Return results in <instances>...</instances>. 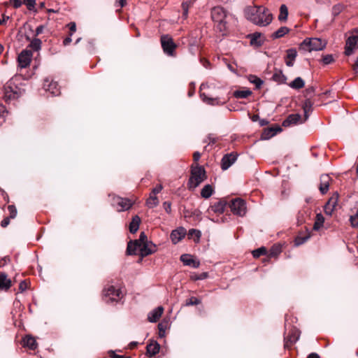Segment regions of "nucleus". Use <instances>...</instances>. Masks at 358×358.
Segmentation results:
<instances>
[{"label": "nucleus", "instance_id": "1", "mask_svg": "<svg viewBox=\"0 0 358 358\" xmlns=\"http://www.w3.org/2000/svg\"><path fill=\"white\" fill-rule=\"evenodd\" d=\"M245 15L248 20L259 26H267L273 20L272 14L264 6H248L245 9Z\"/></svg>", "mask_w": 358, "mask_h": 358}, {"label": "nucleus", "instance_id": "2", "mask_svg": "<svg viewBox=\"0 0 358 358\" xmlns=\"http://www.w3.org/2000/svg\"><path fill=\"white\" fill-rule=\"evenodd\" d=\"M207 178L204 168L199 164L191 166V176L189 180V188H196Z\"/></svg>", "mask_w": 358, "mask_h": 358}, {"label": "nucleus", "instance_id": "3", "mask_svg": "<svg viewBox=\"0 0 358 358\" xmlns=\"http://www.w3.org/2000/svg\"><path fill=\"white\" fill-rule=\"evenodd\" d=\"M22 94L20 88L14 83L13 80H8L3 86V99L9 102L17 99Z\"/></svg>", "mask_w": 358, "mask_h": 358}, {"label": "nucleus", "instance_id": "4", "mask_svg": "<svg viewBox=\"0 0 358 358\" xmlns=\"http://www.w3.org/2000/svg\"><path fill=\"white\" fill-rule=\"evenodd\" d=\"M326 46V43L318 38H306L305 39L299 46V49L312 52V51H318L324 48Z\"/></svg>", "mask_w": 358, "mask_h": 358}, {"label": "nucleus", "instance_id": "5", "mask_svg": "<svg viewBox=\"0 0 358 358\" xmlns=\"http://www.w3.org/2000/svg\"><path fill=\"white\" fill-rule=\"evenodd\" d=\"M111 197V205L117 212L126 211L130 209L134 201L130 199L120 197L114 194H109Z\"/></svg>", "mask_w": 358, "mask_h": 358}, {"label": "nucleus", "instance_id": "6", "mask_svg": "<svg viewBox=\"0 0 358 358\" xmlns=\"http://www.w3.org/2000/svg\"><path fill=\"white\" fill-rule=\"evenodd\" d=\"M211 17L213 20L217 23V28L220 31L226 30V12L222 7H214L211 10Z\"/></svg>", "mask_w": 358, "mask_h": 358}, {"label": "nucleus", "instance_id": "7", "mask_svg": "<svg viewBox=\"0 0 358 358\" xmlns=\"http://www.w3.org/2000/svg\"><path fill=\"white\" fill-rule=\"evenodd\" d=\"M161 44L164 53L169 56L175 55V50L177 45L174 43L173 38L169 35H163L161 37Z\"/></svg>", "mask_w": 358, "mask_h": 358}, {"label": "nucleus", "instance_id": "8", "mask_svg": "<svg viewBox=\"0 0 358 358\" xmlns=\"http://www.w3.org/2000/svg\"><path fill=\"white\" fill-rule=\"evenodd\" d=\"M103 293L105 297L108 298V301H117L123 296L122 290L113 285H110L106 288Z\"/></svg>", "mask_w": 358, "mask_h": 358}, {"label": "nucleus", "instance_id": "9", "mask_svg": "<svg viewBox=\"0 0 358 358\" xmlns=\"http://www.w3.org/2000/svg\"><path fill=\"white\" fill-rule=\"evenodd\" d=\"M230 208L234 214L243 216L246 213V203L241 199H235L231 201Z\"/></svg>", "mask_w": 358, "mask_h": 358}, {"label": "nucleus", "instance_id": "10", "mask_svg": "<svg viewBox=\"0 0 358 358\" xmlns=\"http://www.w3.org/2000/svg\"><path fill=\"white\" fill-rule=\"evenodd\" d=\"M33 54L31 50H24L18 55L17 62L20 68H27L29 66Z\"/></svg>", "mask_w": 358, "mask_h": 358}, {"label": "nucleus", "instance_id": "11", "mask_svg": "<svg viewBox=\"0 0 358 358\" xmlns=\"http://www.w3.org/2000/svg\"><path fill=\"white\" fill-rule=\"evenodd\" d=\"M43 88L45 91L49 92L54 96H57L60 94V88L58 83L50 78H47L44 80Z\"/></svg>", "mask_w": 358, "mask_h": 358}, {"label": "nucleus", "instance_id": "12", "mask_svg": "<svg viewBox=\"0 0 358 358\" xmlns=\"http://www.w3.org/2000/svg\"><path fill=\"white\" fill-rule=\"evenodd\" d=\"M338 201V194L334 192L329 199L328 201L324 206V212L328 215H331L333 212L336 210Z\"/></svg>", "mask_w": 358, "mask_h": 358}, {"label": "nucleus", "instance_id": "13", "mask_svg": "<svg viewBox=\"0 0 358 358\" xmlns=\"http://www.w3.org/2000/svg\"><path fill=\"white\" fill-rule=\"evenodd\" d=\"M157 250V246L151 241H148L145 243H143V244L139 245V252L140 255L142 257H145L150 255Z\"/></svg>", "mask_w": 358, "mask_h": 358}, {"label": "nucleus", "instance_id": "14", "mask_svg": "<svg viewBox=\"0 0 358 358\" xmlns=\"http://www.w3.org/2000/svg\"><path fill=\"white\" fill-rule=\"evenodd\" d=\"M238 155L231 152L225 155L222 159L221 167L223 170L228 169L237 159Z\"/></svg>", "mask_w": 358, "mask_h": 358}, {"label": "nucleus", "instance_id": "15", "mask_svg": "<svg viewBox=\"0 0 358 358\" xmlns=\"http://www.w3.org/2000/svg\"><path fill=\"white\" fill-rule=\"evenodd\" d=\"M331 181V178L328 174H323L320 176L319 189L322 194L328 192Z\"/></svg>", "mask_w": 358, "mask_h": 358}, {"label": "nucleus", "instance_id": "16", "mask_svg": "<svg viewBox=\"0 0 358 358\" xmlns=\"http://www.w3.org/2000/svg\"><path fill=\"white\" fill-rule=\"evenodd\" d=\"M357 41H358L357 36H351L347 39L346 44H345V53L346 55H350L352 53L353 49L355 48V45H357Z\"/></svg>", "mask_w": 358, "mask_h": 358}, {"label": "nucleus", "instance_id": "17", "mask_svg": "<svg viewBox=\"0 0 358 358\" xmlns=\"http://www.w3.org/2000/svg\"><path fill=\"white\" fill-rule=\"evenodd\" d=\"M185 234L186 230L184 228L180 227L178 229L173 230L171 234L170 238L173 243L176 244L185 237Z\"/></svg>", "mask_w": 358, "mask_h": 358}, {"label": "nucleus", "instance_id": "18", "mask_svg": "<svg viewBox=\"0 0 358 358\" xmlns=\"http://www.w3.org/2000/svg\"><path fill=\"white\" fill-rule=\"evenodd\" d=\"M180 261L185 266H189L193 268H198L200 266V262L192 258L190 255L184 254L180 256Z\"/></svg>", "mask_w": 358, "mask_h": 358}, {"label": "nucleus", "instance_id": "19", "mask_svg": "<svg viewBox=\"0 0 358 358\" xmlns=\"http://www.w3.org/2000/svg\"><path fill=\"white\" fill-rule=\"evenodd\" d=\"M301 120V117L299 114H291L283 121L282 126L287 127L298 123H302L303 122Z\"/></svg>", "mask_w": 358, "mask_h": 358}, {"label": "nucleus", "instance_id": "20", "mask_svg": "<svg viewBox=\"0 0 358 358\" xmlns=\"http://www.w3.org/2000/svg\"><path fill=\"white\" fill-rule=\"evenodd\" d=\"M282 131V129L277 126L275 127H268L264 130L262 134V139L268 140L275 136L278 132Z\"/></svg>", "mask_w": 358, "mask_h": 358}, {"label": "nucleus", "instance_id": "21", "mask_svg": "<svg viewBox=\"0 0 358 358\" xmlns=\"http://www.w3.org/2000/svg\"><path fill=\"white\" fill-rule=\"evenodd\" d=\"M12 285L10 279L6 273L0 272V290L7 291Z\"/></svg>", "mask_w": 358, "mask_h": 358}, {"label": "nucleus", "instance_id": "22", "mask_svg": "<svg viewBox=\"0 0 358 358\" xmlns=\"http://www.w3.org/2000/svg\"><path fill=\"white\" fill-rule=\"evenodd\" d=\"M226 203L223 201H219L210 206L208 209V212L210 214V211L214 212L217 214H222L224 211Z\"/></svg>", "mask_w": 358, "mask_h": 358}, {"label": "nucleus", "instance_id": "23", "mask_svg": "<svg viewBox=\"0 0 358 358\" xmlns=\"http://www.w3.org/2000/svg\"><path fill=\"white\" fill-rule=\"evenodd\" d=\"M164 312V308L162 306H159L157 308L151 311L148 315V320L150 322H156L159 317L162 316Z\"/></svg>", "mask_w": 358, "mask_h": 358}, {"label": "nucleus", "instance_id": "24", "mask_svg": "<svg viewBox=\"0 0 358 358\" xmlns=\"http://www.w3.org/2000/svg\"><path fill=\"white\" fill-rule=\"evenodd\" d=\"M297 56V52L296 49L290 48L287 50V55L285 57V64L288 66H292L294 65V60Z\"/></svg>", "mask_w": 358, "mask_h": 358}, {"label": "nucleus", "instance_id": "25", "mask_svg": "<svg viewBox=\"0 0 358 358\" xmlns=\"http://www.w3.org/2000/svg\"><path fill=\"white\" fill-rule=\"evenodd\" d=\"M22 345L30 350H35L38 346L35 338L31 336H27L22 339Z\"/></svg>", "mask_w": 358, "mask_h": 358}, {"label": "nucleus", "instance_id": "26", "mask_svg": "<svg viewBox=\"0 0 358 358\" xmlns=\"http://www.w3.org/2000/svg\"><path fill=\"white\" fill-rule=\"evenodd\" d=\"M141 222V218L138 215L133 217L131 222L129 224V231L131 233H136L138 228Z\"/></svg>", "mask_w": 358, "mask_h": 358}, {"label": "nucleus", "instance_id": "27", "mask_svg": "<svg viewBox=\"0 0 358 358\" xmlns=\"http://www.w3.org/2000/svg\"><path fill=\"white\" fill-rule=\"evenodd\" d=\"M160 346L157 342L151 343L147 345V353L150 356L157 355L159 351Z\"/></svg>", "mask_w": 358, "mask_h": 358}, {"label": "nucleus", "instance_id": "28", "mask_svg": "<svg viewBox=\"0 0 358 358\" xmlns=\"http://www.w3.org/2000/svg\"><path fill=\"white\" fill-rule=\"evenodd\" d=\"M324 217L321 213H317L315 217V222L313 224V229L315 231L320 230L324 224Z\"/></svg>", "mask_w": 358, "mask_h": 358}, {"label": "nucleus", "instance_id": "29", "mask_svg": "<svg viewBox=\"0 0 358 358\" xmlns=\"http://www.w3.org/2000/svg\"><path fill=\"white\" fill-rule=\"evenodd\" d=\"M305 85L303 80L301 77L296 78L292 82L289 84V86L294 90H300Z\"/></svg>", "mask_w": 358, "mask_h": 358}, {"label": "nucleus", "instance_id": "30", "mask_svg": "<svg viewBox=\"0 0 358 358\" xmlns=\"http://www.w3.org/2000/svg\"><path fill=\"white\" fill-rule=\"evenodd\" d=\"M214 192V189L210 185H206L201 191V196L204 199H208Z\"/></svg>", "mask_w": 358, "mask_h": 358}, {"label": "nucleus", "instance_id": "31", "mask_svg": "<svg viewBox=\"0 0 358 358\" xmlns=\"http://www.w3.org/2000/svg\"><path fill=\"white\" fill-rule=\"evenodd\" d=\"M159 200L156 195L150 194L149 198L146 201V205L148 208H152L158 206Z\"/></svg>", "mask_w": 358, "mask_h": 358}, {"label": "nucleus", "instance_id": "32", "mask_svg": "<svg viewBox=\"0 0 358 358\" xmlns=\"http://www.w3.org/2000/svg\"><path fill=\"white\" fill-rule=\"evenodd\" d=\"M288 16V8L286 5L282 4L280 7V14L278 20L280 21H286Z\"/></svg>", "mask_w": 358, "mask_h": 358}, {"label": "nucleus", "instance_id": "33", "mask_svg": "<svg viewBox=\"0 0 358 358\" xmlns=\"http://www.w3.org/2000/svg\"><path fill=\"white\" fill-rule=\"evenodd\" d=\"M139 251V245H138L137 242H131L130 241L127 245V252L129 255H134L136 251Z\"/></svg>", "mask_w": 358, "mask_h": 358}, {"label": "nucleus", "instance_id": "34", "mask_svg": "<svg viewBox=\"0 0 358 358\" xmlns=\"http://www.w3.org/2000/svg\"><path fill=\"white\" fill-rule=\"evenodd\" d=\"M289 31V29L287 27H281L272 34V36L274 38H279L287 34Z\"/></svg>", "mask_w": 358, "mask_h": 358}, {"label": "nucleus", "instance_id": "35", "mask_svg": "<svg viewBox=\"0 0 358 358\" xmlns=\"http://www.w3.org/2000/svg\"><path fill=\"white\" fill-rule=\"evenodd\" d=\"M313 103L310 99H306L303 103V110L305 115V120L308 117V113L312 110Z\"/></svg>", "mask_w": 358, "mask_h": 358}, {"label": "nucleus", "instance_id": "36", "mask_svg": "<svg viewBox=\"0 0 358 358\" xmlns=\"http://www.w3.org/2000/svg\"><path fill=\"white\" fill-rule=\"evenodd\" d=\"M252 94V92L249 90H236L234 92V97L237 99H244L247 98Z\"/></svg>", "mask_w": 358, "mask_h": 358}, {"label": "nucleus", "instance_id": "37", "mask_svg": "<svg viewBox=\"0 0 358 358\" xmlns=\"http://www.w3.org/2000/svg\"><path fill=\"white\" fill-rule=\"evenodd\" d=\"M200 96L201 99L208 104L217 105L220 103V100L217 98H209L204 93H201Z\"/></svg>", "mask_w": 358, "mask_h": 358}, {"label": "nucleus", "instance_id": "38", "mask_svg": "<svg viewBox=\"0 0 358 358\" xmlns=\"http://www.w3.org/2000/svg\"><path fill=\"white\" fill-rule=\"evenodd\" d=\"M41 39L39 38H34L31 42H30V44H29V47L35 50V51H38L41 49Z\"/></svg>", "mask_w": 358, "mask_h": 358}, {"label": "nucleus", "instance_id": "39", "mask_svg": "<svg viewBox=\"0 0 358 358\" xmlns=\"http://www.w3.org/2000/svg\"><path fill=\"white\" fill-rule=\"evenodd\" d=\"M260 36H261V34L260 33H254L252 36H251V40H250V43L252 45H255L257 46H261L262 45V41H260Z\"/></svg>", "mask_w": 358, "mask_h": 358}, {"label": "nucleus", "instance_id": "40", "mask_svg": "<svg viewBox=\"0 0 358 358\" xmlns=\"http://www.w3.org/2000/svg\"><path fill=\"white\" fill-rule=\"evenodd\" d=\"M272 79L278 83H283L286 78L281 71H278L273 73Z\"/></svg>", "mask_w": 358, "mask_h": 358}, {"label": "nucleus", "instance_id": "41", "mask_svg": "<svg viewBox=\"0 0 358 358\" xmlns=\"http://www.w3.org/2000/svg\"><path fill=\"white\" fill-rule=\"evenodd\" d=\"M207 277H208V273H206V272H203L200 274L193 273L190 275V279L194 281L199 280H204V279L207 278Z\"/></svg>", "mask_w": 358, "mask_h": 358}, {"label": "nucleus", "instance_id": "42", "mask_svg": "<svg viewBox=\"0 0 358 358\" xmlns=\"http://www.w3.org/2000/svg\"><path fill=\"white\" fill-rule=\"evenodd\" d=\"M192 1H186L182 3V8L183 10V16L185 18L187 17L189 8L192 6Z\"/></svg>", "mask_w": 358, "mask_h": 358}, {"label": "nucleus", "instance_id": "43", "mask_svg": "<svg viewBox=\"0 0 358 358\" xmlns=\"http://www.w3.org/2000/svg\"><path fill=\"white\" fill-rule=\"evenodd\" d=\"M309 238H310L309 235H306L304 236H298L296 237V238L294 240V244L296 246L301 245L303 244L305 242H306Z\"/></svg>", "mask_w": 358, "mask_h": 358}, {"label": "nucleus", "instance_id": "44", "mask_svg": "<svg viewBox=\"0 0 358 358\" xmlns=\"http://www.w3.org/2000/svg\"><path fill=\"white\" fill-rule=\"evenodd\" d=\"M266 254V249L264 247L259 248L252 251V255L255 258H258L262 255Z\"/></svg>", "mask_w": 358, "mask_h": 358}, {"label": "nucleus", "instance_id": "45", "mask_svg": "<svg viewBox=\"0 0 358 358\" xmlns=\"http://www.w3.org/2000/svg\"><path fill=\"white\" fill-rule=\"evenodd\" d=\"M201 303V301L199 299H198L196 297H191L189 299H188L187 300H186V302H185V306H194V305H199Z\"/></svg>", "mask_w": 358, "mask_h": 358}, {"label": "nucleus", "instance_id": "46", "mask_svg": "<svg viewBox=\"0 0 358 358\" xmlns=\"http://www.w3.org/2000/svg\"><path fill=\"white\" fill-rule=\"evenodd\" d=\"M8 210L10 213L9 217L12 218V219L15 218L17 215V209L15 207V206H13V205L8 206Z\"/></svg>", "mask_w": 358, "mask_h": 358}, {"label": "nucleus", "instance_id": "47", "mask_svg": "<svg viewBox=\"0 0 358 358\" xmlns=\"http://www.w3.org/2000/svg\"><path fill=\"white\" fill-rule=\"evenodd\" d=\"M23 3L27 6L29 10H32L35 8L36 1L35 0H24Z\"/></svg>", "mask_w": 358, "mask_h": 358}, {"label": "nucleus", "instance_id": "48", "mask_svg": "<svg viewBox=\"0 0 358 358\" xmlns=\"http://www.w3.org/2000/svg\"><path fill=\"white\" fill-rule=\"evenodd\" d=\"M250 82L254 83L257 88H260L263 84V81L260 78L255 76L250 79Z\"/></svg>", "mask_w": 358, "mask_h": 358}, {"label": "nucleus", "instance_id": "49", "mask_svg": "<svg viewBox=\"0 0 358 358\" xmlns=\"http://www.w3.org/2000/svg\"><path fill=\"white\" fill-rule=\"evenodd\" d=\"M333 62H334V58H333L332 55H327L322 57V62L324 64L327 65V64H331Z\"/></svg>", "mask_w": 358, "mask_h": 358}, {"label": "nucleus", "instance_id": "50", "mask_svg": "<svg viewBox=\"0 0 358 358\" xmlns=\"http://www.w3.org/2000/svg\"><path fill=\"white\" fill-rule=\"evenodd\" d=\"M135 241L137 242L138 245H141L143 244V243L148 242V241L147 240V236L145 234V233L141 232L139 238L138 240H136Z\"/></svg>", "mask_w": 358, "mask_h": 358}, {"label": "nucleus", "instance_id": "51", "mask_svg": "<svg viewBox=\"0 0 358 358\" xmlns=\"http://www.w3.org/2000/svg\"><path fill=\"white\" fill-rule=\"evenodd\" d=\"M189 236H195L196 238H197V240H199L201 236V232L199 230L192 229L189 231Z\"/></svg>", "mask_w": 358, "mask_h": 358}, {"label": "nucleus", "instance_id": "52", "mask_svg": "<svg viewBox=\"0 0 358 358\" xmlns=\"http://www.w3.org/2000/svg\"><path fill=\"white\" fill-rule=\"evenodd\" d=\"M68 27H69V31H70L69 35L72 36L73 34V33L76 32V24L75 22H72L68 24Z\"/></svg>", "mask_w": 358, "mask_h": 358}, {"label": "nucleus", "instance_id": "53", "mask_svg": "<svg viewBox=\"0 0 358 358\" xmlns=\"http://www.w3.org/2000/svg\"><path fill=\"white\" fill-rule=\"evenodd\" d=\"M163 207L167 213H170L171 210V204L170 202L165 201L163 203Z\"/></svg>", "mask_w": 358, "mask_h": 358}, {"label": "nucleus", "instance_id": "54", "mask_svg": "<svg viewBox=\"0 0 358 358\" xmlns=\"http://www.w3.org/2000/svg\"><path fill=\"white\" fill-rule=\"evenodd\" d=\"M162 188L163 187H162V185H158L152 189V192L150 194L156 195L157 194H158L159 192H160L162 191Z\"/></svg>", "mask_w": 358, "mask_h": 358}, {"label": "nucleus", "instance_id": "55", "mask_svg": "<svg viewBox=\"0 0 358 358\" xmlns=\"http://www.w3.org/2000/svg\"><path fill=\"white\" fill-rule=\"evenodd\" d=\"M201 157V154L199 152H194V154H193V159H194V163L192 164H198V161L199 160Z\"/></svg>", "mask_w": 358, "mask_h": 358}, {"label": "nucleus", "instance_id": "56", "mask_svg": "<svg viewBox=\"0 0 358 358\" xmlns=\"http://www.w3.org/2000/svg\"><path fill=\"white\" fill-rule=\"evenodd\" d=\"M108 354L111 358H127L122 355H117L114 351H112V350L109 351Z\"/></svg>", "mask_w": 358, "mask_h": 358}, {"label": "nucleus", "instance_id": "57", "mask_svg": "<svg viewBox=\"0 0 358 358\" xmlns=\"http://www.w3.org/2000/svg\"><path fill=\"white\" fill-rule=\"evenodd\" d=\"M10 1L15 8L20 7L22 5V1L20 0H10Z\"/></svg>", "mask_w": 358, "mask_h": 358}, {"label": "nucleus", "instance_id": "58", "mask_svg": "<svg viewBox=\"0 0 358 358\" xmlns=\"http://www.w3.org/2000/svg\"><path fill=\"white\" fill-rule=\"evenodd\" d=\"M9 223H10V217H8L4 218L1 221V226L4 228V227H6L9 224Z\"/></svg>", "mask_w": 358, "mask_h": 358}, {"label": "nucleus", "instance_id": "59", "mask_svg": "<svg viewBox=\"0 0 358 358\" xmlns=\"http://www.w3.org/2000/svg\"><path fill=\"white\" fill-rule=\"evenodd\" d=\"M45 29V27L43 25H40L38 26L36 29V33H35V36H38L40 35L41 34L43 33V30Z\"/></svg>", "mask_w": 358, "mask_h": 358}, {"label": "nucleus", "instance_id": "60", "mask_svg": "<svg viewBox=\"0 0 358 358\" xmlns=\"http://www.w3.org/2000/svg\"><path fill=\"white\" fill-rule=\"evenodd\" d=\"M27 287V284L25 281H22L20 284L19 289L21 292L24 291Z\"/></svg>", "mask_w": 358, "mask_h": 358}, {"label": "nucleus", "instance_id": "61", "mask_svg": "<svg viewBox=\"0 0 358 358\" xmlns=\"http://www.w3.org/2000/svg\"><path fill=\"white\" fill-rule=\"evenodd\" d=\"M303 212H299L298 213L297 220H298V223L299 224H302L303 223Z\"/></svg>", "mask_w": 358, "mask_h": 358}, {"label": "nucleus", "instance_id": "62", "mask_svg": "<svg viewBox=\"0 0 358 358\" xmlns=\"http://www.w3.org/2000/svg\"><path fill=\"white\" fill-rule=\"evenodd\" d=\"M8 19L9 16L3 15L2 18L0 19V25H3Z\"/></svg>", "mask_w": 358, "mask_h": 358}, {"label": "nucleus", "instance_id": "63", "mask_svg": "<svg viewBox=\"0 0 358 358\" xmlns=\"http://www.w3.org/2000/svg\"><path fill=\"white\" fill-rule=\"evenodd\" d=\"M342 8V6L340 5L335 6L333 8V12L334 14H338L341 11V9Z\"/></svg>", "mask_w": 358, "mask_h": 358}, {"label": "nucleus", "instance_id": "64", "mask_svg": "<svg viewBox=\"0 0 358 358\" xmlns=\"http://www.w3.org/2000/svg\"><path fill=\"white\" fill-rule=\"evenodd\" d=\"M208 143H215L216 142V138H215L213 135H209L208 136Z\"/></svg>", "mask_w": 358, "mask_h": 358}]
</instances>
